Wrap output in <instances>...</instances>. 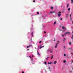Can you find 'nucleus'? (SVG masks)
Here are the masks:
<instances>
[{"mask_svg": "<svg viewBox=\"0 0 73 73\" xmlns=\"http://www.w3.org/2000/svg\"><path fill=\"white\" fill-rule=\"evenodd\" d=\"M65 34H66V35H70V32H67Z\"/></svg>", "mask_w": 73, "mask_h": 73, "instance_id": "nucleus-1", "label": "nucleus"}, {"mask_svg": "<svg viewBox=\"0 0 73 73\" xmlns=\"http://www.w3.org/2000/svg\"><path fill=\"white\" fill-rule=\"evenodd\" d=\"M55 12L54 11H50V13H51V14H52V13H54Z\"/></svg>", "mask_w": 73, "mask_h": 73, "instance_id": "nucleus-2", "label": "nucleus"}, {"mask_svg": "<svg viewBox=\"0 0 73 73\" xmlns=\"http://www.w3.org/2000/svg\"><path fill=\"white\" fill-rule=\"evenodd\" d=\"M56 63H57V62L56 61H55L54 62V64H55Z\"/></svg>", "mask_w": 73, "mask_h": 73, "instance_id": "nucleus-3", "label": "nucleus"}, {"mask_svg": "<svg viewBox=\"0 0 73 73\" xmlns=\"http://www.w3.org/2000/svg\"><path fill=\"white\" fill-rule=\"evenodd\" d=\"M52 64V62H51L50 63H49V62H48V64H50H50Z\"/></svg>", "mask_w": 73, "mask_h": 73, "instance_id": "nucleus-4", "label": "nucleus"}, {"mask_svg": "<svg viewBox=\"0 0 73 73\" xmlns=\"http://www.w3.org/2000/svg\"><path fill=\"white\" fill-rule=\"evenodd\" d=\"M58 17H60L61 16V14H58Z\"/></svg>", "mask_w": 73, "mask_h": 73, "instance_id": "nucleus-5", "label": "nucleus"}, {"mask_svg": "<svg viewBox=\"0 0 73 73\" xmlns=\"http://www.w3.org/2000/svg\"><path fill=\"white\" fill-rule=\"evenodd\" d=\"M44 46H42L40 47V49H41V48H43V47H44Z\"/></svg>", "mask_w": 73, "mask_h": 73, "instance_id": "nucleus-6", "label": "nucleus"}, {"mask_svg": "<svg viewBox=\"0 0 73 73\" xmlns=\"http://www.w3.org/2000/svg\"><path fill=\"white\" fill-rule=\"evenodd\" d=\"M50 51V50L49 49H48L46 51L47 52H49Z\"/></svg>", "mask_w": 73, "mask_h": 73, "instance_id": "nucleus-7", "label": "nucleus"}, {"mask_svg": "<svg viewBox=\"0 0 73 73\" xmlns=\"http://www.w3.org/2000/svg\"><path fill=\"white\" fill-rule=\"evenodd\" d=\"M57 44H56L55 46V48H57Z\"/></svg>", "mask_w": 73, "mask_h": 73, "instance_id": "nucleus-8", "label": "nucleus"}, {"mask_svg": "<svg viewBox=\"0 0 73 73\" xmlns=\"http://www.w3.org/2000/svg\"><path fill=\"white\" fill-rule=\"evenodd\" d=\"M37 53H38V55H39V56L40 55V53H38V51H37Z\"/></svg>", "mask_w": 73, "mask_h": 73, "instance_id": "nucleus-9", "label": "nucleus"}, {"mask_svg": "<svg viewBox=\"0 0 73 73\" xmlns=\"http://www.w3.org/2000/svg\"><path fill=\"white\" fill-rule=\"evenodd\" d=\"M56 24V21H55L54 23V25H55Z\"/></svg>", "mask_w": 73, "mask_h": 73, "instance_id": "nucleus-10", "label": "nucleus"}, {"mask_svg": "<svg viewBox=\"0 0 73 73\" xmlns=\"http://www.w3.org/2000/svg\"><path fill=\"white\" fill-rule=\"evenodd\" d=\"M50 53H52V49H51V50H50Z\"/></svg>", "mask_w": 73, "mask_h": 73, "instance_id": "nucleus-11", "label": "nucleus"}, {"mask_svg": "<svg viewBox=\"0 0 73 73\" xmlns=\"http://www.w3.org/2000/svg\"><path fill=\"white\" fill-rule=\"evenodd\" d=\"M52 58H53V55H52L51 57V59H52Z\"/></svg>", "mask_w": 73, "mask_h": 73, "instance_id": "nucleus-12", "label": "nucleus"}, {"mask_svg": "<svg viewBox=\"0 0 73 73\" xmlns=\"http://www.w3.org/2000/svg\"><path fill=\"white\" fill-rule=\"evenodd\" d=\"M71 1L72 4H73V0H71Z\"/></svg>", "mask_w": 73, "mask_h": 73, "instance_id": "nucleus-13", "label": "nucleus"}, {"mask_svg": "<svg viewBox=\"0 0 73 73\" xmlns=\"http://www.w3.org/2000/svg\"><path fill=\"white\" fill-rule=\"evenodd\" d=\"M66 18H68V14H66Z\"/></svg>", "mask_w": 73, "mask_h": 73, "instance_id": "nucleus-14", "label": "nucleus"}, {"mask_svg": "<svg viewBox=\"0 0 73 73\" xmlns=\"http://www.w3.org/2000/svg\"><path fill=\"white\" fill-rule=\"evenodd\" d=\"M67 8H68V7H69V3H68L67 4Z\"/></svg>", "mask_w": 73, "mask_h": 73, "instance_id": "nucleus-15", "label": "nucleus"}, {"mask_svg": "<svg viewBox=\"0 0 73 73\" xmlns=\"http://www.w3.org/2000/svg\"><path fill=\"white\" fill-rule=\"evenodd\" d=\"M50 8H51V9H53V7H51Z\"/></svg>", "mask_w": 73, "mask_h": 73, "instance_id": "nucleus-16", "label": "nucleus"}, {"mask_svg": "<svg viewBox=\"0 0 73 73\" xmlns=\"http://www.w3.org/2000/svg\"><path fill=\"white\" fill-rule=\"evenodd\" d=\"M59 43H60V41H58V43L56 44H58Z\"/></svg>", "mask_w": 73, "mask_h": 73, "instance_id": "nucleus-17", "label": "nucleus"}, {"mask_svg": "<svg viewBox=\"0 0 73 73\" xmlns=\"http://www.w3.org/2000/svg\"><path fill=\"white\" fill-rule=\"evenodd\" d=\"M62 28L63 29H65V27H64V26H63V27H62Z\"/></svg>", "mask_w": 73, "mask_h": 73, "instance_id": "nucleus-18", "label": "nucleus"}, {"mask_svg": "<svg viewBox=\"0 0 73 73\" xmlns=\"http://www.w3.org/2000/svg\"><path fill=\"white\" fill-rule=\"evenodd\" d=\"M70 50L72 49V48H68V50H70Z\"/></svg>", "mask_w": 73, "mask_h": 73, "instance_id": "nucleus-19", "label": "nucleus"}, {"mask_svg": "<svg viewBox=\"0 0 73 73\" xmlns=\"http://www.w3.org/2000/svg\"><path fill=\"white\" fill-rule=\"evenodd\" d=\"M65 38H64V39H63V41H65Z\"/></svg>", "mask_w": 73, "mask_h": 73, "instance_id": "nucleus-20", "label": "nucleus"}, {"mask_svg": "<svg viewBox=\"0 0 73 73\" xmlns=\"http://www.w3.org/2000/svg\"><path fill=\"white\" fill-rule=\"evenodd\" d=\"M44 64H45V65H46V62H44Z\"/></svg>", "mask_w": 73, "mask_h": 73, "instance_id": "nucleus-21", "label": "nucleus"}, {"mask_svg": "<svg viewBox=\"0 0 73 73\" xmlns=\"http://www.w3.org/2000/svg\"><path fill=\"white\" fill-rule=\"evenodd\" d=\"M71 16H72V15L70 14L69 17H71Z\"/></svg>", "mask_w": 73, "mask_h": 73, "instance_id": "nucleus-22", "label": "nucleus"}, {"mask_svg": "<svg viewBox=\"0 0 73 73\" xmlns=\"http://www.w3.org/2000/svg\"><path fill=\"white\" fill-rule=\"evenodd\" d=\"M42 42L41 41H40L39 43H40H40H41Z\"/></svg>", "mask_w": 73, "mask_h": 73, "instance_id": "nucleus-23", "label": "nucleus"}, {"mask_svg": "<svg viewBox=\"0 0 73 73\" xmlns=\"http://www.w3.org/2000/svg\"><path fill=\"white\" fill-rule=\"evenodd\" d=\"M48 68H49V70H50V66L48 67Z\"/></svg>", "mask_w": 73, "mask_h": 73, "instance_id": "nucleus-24", "label": "nucleus"}, {"mask_svg": "<svg viewBox=\"0 0 73 73\" xmlns=\"http://www.w3.org/2000/svg\"><path fill=\"white\" fill-rule=\"evenodd\" d=\"M68 11H70V8H69L68 9Z\"/></svg>", "mask_w": 73, "mask_h": 73, "instance_id": "nucleus-25", "label": "nucleus"}, {"mask_svg": "<svg viewBox=\"0 0 73 73\" xmlns=\"http://www.w3.org/2000/svg\"><path fill=\"white\" fill-rule=\"evenodd\" d=\"M69 45H71V42H70L69 43Z\"/></svg>", "mask_w": 73, "mask_h": 73, "instance_id": "nucleus-26", "label": "nucleus"}, {"mask_svg": "<svg viewBox=\"0 0 73 73\" xmlns=\"http://www.w3.org/2000/svg\"><path fill=\"white\" fill-rule=\"evenodd\" d=\"M61 13V12L59 11V13L58 14H60Z\"/></svg>", "mask_w": 73, "mask_h": 73, "instance_id": "nucleus-27", "label": "nucleus"}, {"mask_svg": "<svg viewBox=\"0 0 73 73\" xmlns=\"http://www.w3.org/2000/svg\"><path fill=\"white\" fill-rule=\"evenodd\" d=\"M64 56H66V54H64Z\"/></svg>", "mask_w": 73, "mask_h": 73, "instance_id": "nucleus-28", "label": "nucleus"}, {"mask_svg": "<svg viewBox=\"0 0 73 73\" xmlns=\"http://www.w3.org/2000/svg\"><path fill=\"white\" fill-rule=\"evenodd\" d=\"M70 19L71 20H72V18L71 17H70Z\"/></svg>", "mask_w": 73, "mask_h": 73, "instance_id": "nucleus-29", "label": "nucleus"}, {"mask_svg": "<svg viewBox=\"0 0 73 73\" xmlns=\"http://www.w3.org/2000/svg\"><path fill=\"white\" fill-rule=\"evenodd\" d=\"M38 14H39V13L37 12V15H38Z\"/></svg>", "mask_w": 73, "mask_h": 73, "instance_id": "nucleus-30", "label": "nucleus"}, {"mask_svg": "<svg viewBox=\"0 0 73 73\" xmlns=\"http://www.w3.org/2000/svg\"><path fill=\"white\" fill-rule=\"evenodd\" d=\"M65 62H66V61L64 60V63H65Z\"/></svg>", "mask_w": 73, "mask_h": 73, "instance_id": "nucleus-31", "label": "nucleus"}, {"mask_svg": "<svg viewBox=\"0 0 73 73\" xmlns=\"http://www.w3.org/2000/svg\"><path fill=\"white\" fill-rule=\"evenodd\" d=\"M44 33H46V32L44 31Z\"/></svg>", "mask_w": 73, "mask_h": 73, "instance_id": "nucleus-32", "label": "nucleus"}, {"mask_svg": "<svg viewBox=\"0 0 73 73\" xmlns=\"http://www.w3.org/2000/svg\"><path fill=\"white\" fill-rule=\"evenodd\" d=\"M66 34L65 33L64 34V36H66Z\"/></svg>", "mask_w": 73, "mask_h": 73, "instance_id": "nucleus-33", "label": "nucleus"}, {"mask_svg": "<svg viewBox=\"0 0 73 73\" xmlns=\"http://www.w3.org/2000/svg\"><path fill=\"white\" fill-rule=\"evenodd\" d=\"M27 48H29V46H27Z\"/></svg>", "mask_w": 73, "mask_h": 73, "instance_id": "nucleus-34", "label": "nucleus"}, {"mask_svg": "<svg viewBox=\"0 0 73 73\" xmlns=\"http://www.w3.org/2000/svg\"><path fill=\"white\" fill-rule=\"evenodd\" d=\"M64 49H65V46H64Z\"/></svg>", "mask_w": 73, "mask_h": 73, "instance_id": "nucleus-35", "label": "nucleus"}, {"mask_svg": "<svg viewBox=\"0 0 73 73\" xmlns=\"http://www.w3.org/2000/svg\"><path fill=\"white\" fill-rule=\"evenodd\" d=\"M22 73H24V72L23 71H22Z\"/></svg>", "mask_w": 73, "mask_h": 73, "instance_id": "nucleus-36", "label": "nucleus"}, {"mask_svg": "<svg viewBox=\"0 0 73 73\" xmlns=\"http://www.w3.org/2000/svg\"><path fill=\"white\" fill-rule=\"evenodd\" d=\"M73 37V35L72 36L71 38Z\"/></svg>", "mask_w": 73, "mask_h": 73, "instance_id": "nucleus-37", "label": "nucleus"}, {"mask_svg": "<svg viewBox=\"0 0 73 73\" xmlns=\"http://www.w3.org/2000/svg\"><path fill=\"white\" fill-rule=\"evenodd\" d=\"M64 36L63 35H62V36L64 37Z\"/></svg>", "mask_w": 73, "mask_h": 73, "instance_id": "nucleus-38", "label": "nucleus"}, {"mask_svg": "<svg viewBox=\"0 0 73 73\" xmlns=\"http://www.w3.org/2000/svg\"><path fill=\"white\" fill-rule=\"evenodd\" d=\"M60 20H62V19L61 18V19H60Z\"/></svg>", "mask_w": 73, "mask_h": 73, "instance_id": "nucleus-39", "label": "nucleus"}, {"mask_svg": "<svg viewBox=\"0 0 73 73\" xmlns=\"http://www.w3.org/2000/svg\"><path fill=\"white\" fill-rule=\"evenodd\" d=\"M31 35H33V32H32L31 33Z\"/></svg>", "mask_w": 73, "mask_h": 73, "instance_id": "nucleus-40", "label": "nucleus"}, {"mask_svg": "<svg viewBox=\"0 0 73 73\" xmlns=\"http://www.w3.org/2000/svg\"><path fill=\"white\" fill-rule=\"evenodd\" d=\"M46 60H48V58H46Z\"/></svg>", "mask_w": 73, "mask_h": 73, "instance_id": "nucleus-41", "label": "nucleus"}, {"mask_svg": "<svg viewBox=\"0 0 73 73\" xmlns=\"http://www.w3.org/2000/svg\"><path fill=\"white\" fill-rule=\"evenodd\" d=\"M33 2H35V0H34L33 1Z\"/></svg>", "mask_w": 73, "mask_h": 73, "instance_id": "nucleus-42", "label": "nucleus"}, {"mask_svg": "<svg viewBox=\"0 0 73 73\" xmlns=\"http://www.w3.org/2000/svg\"><path fill=\"white\" fill-rule=\"evenodd\" d=\"M54 41H55V38L54 39Z\"/></svg>", "mask_w": 73, "mask_h": 73, "instance_id": "nucleus-43", "label": "nucleus"}, {"mask_svg": "<svg viewBox=\"0 0 73 73\" xmlns=\"http://www.w3.org/2000/svg\"><path fill=\"white\" fill-rule=\"evenodd\" d=\"M34 56H33V55H32V57H33Z\"/></svg>", "mask_w": 73, "mask_h": 73, "instance_id": "nucleus-44", "label": "nucleus"}, {"mask_svg": "<svg viewBox=\"0 0 73 73\" xmlns=\"http://www.w3.org/2000/svg\"><path fill=\"white\" fill-rule=\"evenodd\" d=\"M31 60H32V61H33V59H31Z\"/></svg>", "mask_w": 73, "mask_h": 73, "instance_id": "nucleus-45", "label": "nucleus"}, {"mask_svg": "<svg viewBox=\"0 0 73 73\" xmlns=\"http://www.w3.org/2000/svg\"><path fill=\"white\" fill-rule=\"evenodd\" d=\"M29 57H31V56H29Z\"/></svg>", "mask_w": 73, "mask_h": 73, "instance_id": "nucleus-46", "label": "nucleus"}, {"mask_svg": "<svg viewBox=\"0 0 73 73\" xmlns=\"http://www.w3.org/2000/svg\"><path fill=\"white\" fill-rule=\"evenodd\" d=\"M72 38V40H73V37H72V38Z\"/></svg>", "mask_w": 73, "mask_h": 73, "instance_id": "nucleus-47", "label": "nucleus"}, {"mask_svg": "<svg viewBox=\"0 0 73 73\" xmlns=\"http://www.w3.org/2000/svg\"><path fill=\"white\" fill-rule=\"evenodd\" d=\"M49 58V57H47V58Z\"/></svg>", "mask_w": 73, "mask_h": 73, "instance_id": "nucleus-48", "label": "nucleus"}, {"mask_svg": "<svg viewBox=\"0 0 73 73\" xmlns=\"http://www.w3.org/2000/svg\"><path fill=\"white\" fill-rule=\"evenodd\" d=\"M31 46V45H30L29 46Z\"/></svg>", "mask_w": 73, "mask_h": 73, "instance_id": "nucleus-49", "label": "nucleus"}, {"mask_svg": "<svg viewBox=\"0 0 73 73\" xmlns=\"http://www.w3.org/2000/svg\"><path fill=\"white\" fill-rule=\"evenodd\" d=\"M27 50H29V49H27Z\"/></svg>", "mask_w": 73, "mask_h": 73, "instance_id": "nucleus-50", "label": "nucleus"}, {"mask_svg": "<svg viewBox=\"0 0 73 73\" xmlns=\"http://www.w3.org/2000/svg\"><path fill=\"white\" fill-rule=\"evenodd\" d=\"M32 36H33V35H32Z\"/></svg>", "mask_w": 73, "mask_h": 73, "instance_id": "nucleus-51", "label": "nucleus"}, {"mask_svg": "<svg viewBox=\"0 0 73 73\" xmlns=\"http://www.w3.org/2000/svg\"><path fill=\"white\" fill-rule=\"evenodd\" d=\"M73 61H72V62H73Z\"/></svg>", "mask_w": 73, "mask_h": 73, "instance_id": "nucleus-52", "label": "nucleus"}, {"mask_svg": "<svg viewBox=\"0 0 73 73\" xmlns=\"http://www.w3.org/2000/svg\"><path fill=\"white\" fill-rule=\"evenodd\" d=\"M72 33H73V31L72 32Z\"/></svg>", "mask_w": 73, "mask_h": 73, "instance_id": "nucleus-53", "label": "nucleus"}, {"mask_svg": "<svg viewBox=\"0 0 73 73\" xmlns=\"http://www.w3.org/2000/svg\"><path fill=\"white\" fill-rule=\"evenodd\" d=\"M72 24H73V22H72Z\"/></svg>", "mask_w": 73, "mask_h": 73, "instance_id": "nucleus-54", "label": "nucleus"}, {"mask_svg": "<svg viewBox=\"0 0 73 73\" xmlns=\"http://www.w3.org/2000/svg\"><path fill=\"white\" fill-rule=\"evenodd\" d=\"M31 40H32V39H31Z\"/></svg>", "mask_w": 73, "mask_h": 73, "instance_id": "nucleus-55", "label": "nucleus"}, {"mask_svg": "<svg viewBox=\"0 0 73 73\" xmlns=\"http://www.w3.org/2000/svg\"><path fill=\"white\" fill-rule=\"evenodd\" d=\"M31 42H32V41H31Z\"/></svg>", "mask_w": 73, "mask_h": 73, "instance_id": "nucleus-56", "label": "nucleus"}, {"mask_svg": "<svg viewBox=\"0 0 73 73\" xmlns=\"http://www.w3.org/2000/svg\"><path fill=\"white\" fill-rule=\"evenodd\" d=\"M64 10H65V9Z\"/></svg>", "mask_w": 73, "mask_h": 73, "instance_id": "nucleus-57", "label": "nucleus"}]
</instances>
